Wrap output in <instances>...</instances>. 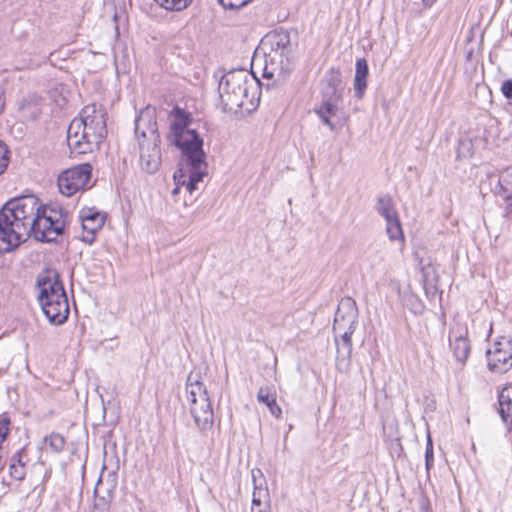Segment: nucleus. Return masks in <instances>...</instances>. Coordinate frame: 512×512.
<instances>
[{
	"mask_svg": "<svg viewBox=\"0 0 512 512\" xmlns=\"http://www.w3.org/2000/svg\"><path fill=\"white\" fill-rule=\"evenodd\" d=\"M14 222L28 238L53 242L62 235L66 226V213L59 205L44 206L33 195L11 199L0 210Z\"/></svg>",
	"mask_w": 512,
	"mask_h": 512,
	"instance_id": "obj_1",
	"label": "nucleus"
},
{
	"mask_svg": "<svg viewBox=\"0 0 512 512\" xmlns=\"http://www.w3.org/2000/svg\"><path fill=\"white\" fill-rule=\"evenodd\" d=\"M170 132L168 141L181 151L182 161L188 169V181L182 184L193 193L197 184L207 175L206 153L203 150V138L195 129L190 128L192 119L183 109L175 107L170 114Z\"/></svg>",
	"mask_w": 512,
	"mask_h": 512,
	"instance_id": "obj_2",
	"label": "nucleus"
},
{
	"mask_svg": "<svg viewBox=\"0 0 512 512\" xmlns=\"http://www.w3.org/2000/svg\"><path fill=\"white\" fill-rule=\"evenodd\" d=\"M107 113L102 105H86L67 129V144L72 154L83 155L99 149L107 135Z\"/></svg>",
	"mask_w": 512,
	"mask_h": 512,
	"instance_id": "obj_3",
	"label": "nucleus"
},
{
	"mask_svg": "<svg viewBox=\"0 0 512 512\" xmlns=\"http://www.w3.org/2000/svg\"><path fill=\"white\" fill-rule=\"evenodd\" d=\"M265 62L263 76L274 79L276 82L286 80L292 71V62L289 58L290 36L286 31H273L268 33L261 41Z\"/></svg>",
	"mask_w": 512,
	"mask_h": 512,
	"instance_id": "obj_4",
	"label": "nucleus"
},
{
	"mask_svg": "<svg viewBox=\"0 0 512 512\" xmlns=\"http://www.w3.org/2000/svg\"><path fill=\"white\" fill-rule=\"evenodd\" d=\"M186 394L189 411L197 428L208 431L214 424V412L206 386L199 380V375L190 373L186 382Z\"/></svg>",
	"mask_w": 512,
	"mask_h": 512,
	"instance_id": "obj_5",
	"label": "nucleus"
},
{
	"mask_svg": "<svg viewBox=\"0 0 512 512\" xmlns=\"http://www.w3.org/2000/svg\"><path fill=\"white\" fill-rule=\"evenodd\" d=\"M219 96L224 112L236 113L245 105L248 94L247 76L243 71L225 74L219 83Z\"/></svg>",
	"mask_w": 512,
	"mask_h": 512,
	"instance_id": "obj_6",
	"label": "nucleus"
},
{
	"mask_svg": "<svg viewBox=\"0 0 512 512\" xmlns=\"http://www.w3.org/2000/svg\"><path fill=\"white\" fill-rule=\"evenodd\" d=\"M92 174L89 163L77 165L63 171L58 177V188L61 194L70 197L88 187Z\"/></svg>",
	"mask_w": 512,
	"mask_h": 512,
	"instance_id": "obj_7",
	"label": "nucleus"
},
{
	"mask_svg": "<svg viewBox=\"0 0 512 512\" xmlns=\"http://www.w3.org/2000/svg\"><path fill=\"white\" fill-rule=\"evenodd\" d=\"M487 367L496 374H504L512 368V339L501 337L492 349L486 351Z\"/></svg>",
	"mask_w": 512,
	"mask_h": 512,
	"instance_id": "obj_8",
	"label": "nucleus"
},
{
	"mask_svg": "<svg viewBox=\"0 0 512 512\" xmlns=\"http://www.w3.org/2000/svg\"><path fill=\"white\" fill-rule=\"evenodd\" d=\"M154 124H150L147 133L149 141L140 140V165L149 174L155 173L161 164L160 135L156 132Z\"/></svg>",
	"mask_w": 512,
	"mask_h": 512,
	"instance_id": "obj_9",
	"label": "nucleus"
},
{
	"mask_svg": "<svg viewBox=\"0 0 512 512\" xmlns=\"http://www.w3.org/2000/svg\"><path fill=\"white\" fill-rule=\"evenodd\" d=\"M375 209L386 221V233L390 240L403 239V231L392 197L388 194L377 198Z\"/></svg>",
	"mask_w": 512,
	"mask_h": 512,
	"instance_id": "obj_10",
	"label": "nucleus"
},
{
	"mask_svg": "<svg viewBox=\"0 0 512 512\" xmlns=\"http://www.w3.org/2000/svg\"><path fill=\"white\" fill-rule=\"evenodd\" d=\"M43 313L53 325H61L67 321L70 309L66 292L55 297H45L38 299Z\"/></svg>",
	"mask_w": 512,
	"mask_h": 512,
	"instance_id": "obj_11",
	"label": "nucleus"
},
{
	"mask_svg": "<svg viewBox=\"0 0 512 512\" xmlns=\"http://www.w3.org/2000/svg\"><path fill=\"white\" fill-rule=\"evenodd\" d=\"M28 237L17 229L14 222L0 211V253H9L26 241Z\"/></svg>",
	"mask_w": 512,
	"mask_h": 512,
	"instance_id": "obj_12",
	"label": "nucleus"
},
{
	"mask_svg": "<svg viewBox=\"0 0 512 512\" xmlns=\"http://www.w3.org/2000/svg\"><path fill=\"white\" fill-rule=\"evenodd\" d=\"M449 346L455 360L463 366L471 351L468 328L465 325L458 323L450 329Z\"/></svg>",
	"mask_w": 512,
	"mask_h": 512,
	"instance_id": "obj_13",
	"label": "nucleus"
},
{
	"mask_svg": "<svg viewBox=\"0 0 512 512\" xmlns=\"http://www.w3.org/2000/svg\"><path fill=\"white\" fill-rule=\"evenodd\" d=\"M358 309L356 302L351 297L340 300L333 323V330L356 328Z\"/></svg>",
	"mask_w": 512,
	"mask_h": 512,
	"instance_id": "obj_14",
	"label": "nucleus"
},
{
	"mask_svg": "<svg viewBox=\"0 0 512 512\" xmlns=\"http://www.w3.org/2000/svg\"><path fill=\"white\" fill-rule=\"evenodd\" d=\"M36 287L39 290L38 299L48 296L53 298L61 294V292H66L59 273L51 268L45 269L38 274Z\"/></svg>",
	"mask_w": 512,
	"mask_h": 512,
	"instance_id": "obj_15",
	"label": "nucleus"
},
{
	"mask_svg": "<svg viewBox=\"0 0 512 512\" xmlns=\"http://www.w3.org/2000/svg\"><path fill=\"white\" fill-rule=\"evenodd\" d=\"M80 220L83 229L82 240L88 244L93 243L96 233L103 227L105 216L91 208L80 212Z\"/></svg>",
	"mask_w": 512,
	"mask_h": 512,
	"instance_id": "obj_16",
	"label": "nucleus"
},
{
	"mask_svg": "<svg viewBox=\"0 0 512 512\" xmlns=\"http://www.w3.org/2000/svg\"><path fill=\"white\" fill-rule=\"evenodd\" d=\"M116 488V477L114 474H109L106 482L103 481L102 474L100 475L94 489L95 503L94 507L98 510H107L114 498Z\"/></svg>",
	"mask_w": 512,
	"mask_h": 512,
	"instance_id": "obj_17",
	"label": "nucleus"
},
{
	"mask_svg": "<svg viewBox=\"0 0 512 512\" xmlns=\"http://www.w3.org/2000/svg\"><path fill=\"white\" fill-rule=\"evenodd\" d=\"M341 106L342 104L340 103L320 102V104L315 108V113L325 126H327L331 131H336L346 120H340L338 117L342 112Z\"/></svg>",
	"mask_w": 512,
	"mask_h": 512,
	"instance_id": "obj_18",
	"label": "nucleus"
},
{
	"mask_svg": "<svg viewBox=\"0 0 512 512\" xmlns=\"http://www.w3.org/2000/svg\"><path fill=\"white\" fill-rule=\"evenodd\" d=\"M499 413L508 430H512V385L503 387L498 395Z\"/></svg>",
	"mask_w": 512,
	"mask_h": 512,
	"instance_id": "obj_19",
	"label": "nucleus"
},
{
	"mask_svg": "<svg viewBox=\"0 0 512 512\" xmlns=\"http://www.w3.org/2000/svg\"><path fill=\"white\" fill-rule=\"evenodd\" d=\"M150 124H154L153 126L158 133L157 122L154 114L149 108H146L140 112L135 120V134L138 138V142H140V140H146V142L149 141L147 133L150 129Z\"/></svg>",
	"mask_w": 512,
	"mask_h": 512,
	"instance_id": "obj_20",
	"label": "nucleus"
},
{
	"mask_svg": "<svg viewBox=\"0 0 512 512\" xmlns=\"http://www.w3.org/2000/svg\"><path fill=\"white\" fill-rule=\"evenodd\" d=\"M368 64L364 58L357 59L354 78L355 96L361 99L367 88Z\"/></svg>",
	"mask_w": 512,
	"mask_h": 512,
	"instance_id": "obj_21",
	"label": "nucleus"
},
{
	"mask_svg": "<svg viewBox=\"0 0 512 512\" xmlns=\"http://www.w3.org/2000/svg\"><path fill=\"white\" fill-rule=\"evenodd\" d=\"M27 455L25 450L19 449L17 450L9 459V475L11 478L17 481H21L24 479L26 475V462L24 458Z\"/></svg>",
	"mask_w": 512,
	"mask_h": 512,
	"instance_id": "obj_22",
	"label": "nucleus"
},
{
	"mask_svg": "<svg viewBox=\"0 0 512 512\" xmlns=\"http://www.w3.org/2000/svg\"><path fill=\"white\" fill-rule=\"evenodd\" d=\"M257 400L259 403L265 404L273 416L276 418L281 416L282 410L276 402V392L273 387H260L257 393Z\"/></svg>",
	"mask_w": 512,
	"mask_h": 512,
	"instance_id": "obj_23",
	"label": "nucleus"
},
{
	"mask_svg": "<svg viewBox=\"0 0 512 512\" xmlns=\"http://www.w3.org/2000/svg\"><path fill=\"white\" fill-rule=\"evenodd\" d=\"M269 502L268 489L255 485L252 498V512H271Z\"/></svg>",
	"mask_w": 512,
	"mask_h": 512,
	"instance_id": "obj_24",
	"label": "nucleus"
},
{
	"mask_svg": "<svg viewBox=\"0 0 512 512\" xmlns=\"http://www.w3.org/2000/svg\"><path fill=\"white\" fill-rule=\"evenodd\" d=\"M323 88H335L344 90L342 74L337 68H330L322 79Z\"/></svg>",
	"mask_w": 512,
	"mask_h": 512,
	"instance_id": "obj_25",
	"label": "nucleus"
},
{
	"mask_svg": "<svg viewBox=\"0 0 512 512\" xmlns=\"http://www.w3.org/2000/svg\"><path fill=\"white\" fill-rule=\"evenodd\" d=\"M160 7L169 11H182L191 5L193 0H154Z\"/></svg>",
	"mask_w": 512,
	"mask_h": 512,
	"instance_id": "obj_26",
	"label": "nucleus"
},
{
	"mask_svg": "<svg viewBox=\"0 0 512 512\" xmlns=\"http://www.w3.org/2000/svg\"><path fill=\"white\" fill-rule=\"evenodd\" d=\"M321 102L340 103L343 102V90L335 88L321 89Z\"/></svg>",
	"mask_w": 512,
	"mask_h": 512,
	"instance_id": "obj_27",
	"label": "nucleus"
},
{
	"mask_svg": "<svg viewBox=\"0 0 512 512\" xmlns=\"http://www.w3.org/2000/svg\"><path fill=\"white\" fill-rule=\"evenodd\" d=\"M44 443L51 449V451L58 453L64 449L65 439L59 433H51L44 438Z\"/></svg>",
	"mask_w": 512,
	"mask_h": 512,
	"instance_id": "obj_28",
	"label": "nucleus"
},
{
	"mask_svg": "<svg viewBox=\"0 0 512 512\" xmlns=\"http://www.w3.org/2000/svg\"><path fill=\"white\" fill-rule=\"evenodd\" d=\"M336 338L339 336L342 341L343 348L347 351L348 354L351 353L352 350V335L355 331V328H347L343 330H333Z\"/></svg>",
	"mask_w": 512,
	"mask_h": 512,
	"instance_id": "obj_29",
	"label": "nucleus"
},
{
	"mask_svg": "<svg viewBox=\"0 0 512 512\" xmlns=\"http://www.w3.org/2000/svg\"><path fill=\"white\" fill-rule=\"evenodd\" d=\"M224 9H240L251 0H217Z\"/></svg>",
	"mask_w": 512,
	"mask_h": 512,
	"instance_id": "obj_30",
	"label": "nucleus"
},
{
	"mask_svg": "<svg viewBox=\"0 0 512 512\" xmlns=\"http://www.w3.org/2000/svg\"><path fill=\"white\" fill-rule=\"evenodd\" d=\"M433 444L432 439L430 437V434L427 436V444H426V450H425V465L426 469L429 470L433 466Z\"/></svg>",
	"mask_w": 512,
	"mask_h": 512,
	"instance_id": "obj_31",
	"label": "nucleus"
},
{
	"mask_svg": "<svg viewBox=\"0 0 512 512\" xmlns=\"http://www.w3.org/2000/svg\"><path fill=\"white\" fill-rule=\"evenodd\" d=\"M8 149L7 146L0 141V175L6 170L8 163H9V157H8Z\"/></svg>",
	"mask_w": 512,
	"mask_h": 512,
	"instance_id": "obj_32",
	"label": "nucleus"
},
{
	"mask_svg": "<svg viewBox=\"0 0 512 512\" xmlns=\"http://www.w3.org/2000/svg\"><path fill=\"white\" fill-rule=\"evenodd\" d=\"M10 420L7 417H3L0 419V447H2L3 442L6 440L7 436L10 432Z\"/></svg>",
	"mask_w": 512,
	"mask_h": 512,
	"instance_id": "obj_33",
	"label": "nucleus"
},
{
	"mask_svg": "<svg viewBox=\"0 0 512 512\" xmlns=\"http://www.w3.org/2000/svg\"><path fill=\"white\" fill-rule=\"evenodd\" d=\"M501 92L505 98L512 99V78L502 83Z\"/></svg>",
	"mask_w": 512,
	"mask_h": 512,
	"instance_id": "obj_34",
	"label": "nucleus"
},
{
	"mask_svg": "<svg viewBox=\"0 0 512 512\" xmlns=\"http://www.w3.org/2000/svg\"><path fill=\"white\" fill-rule=\"evenodd\" d=\"M504 201H505V203L507 205L506 209H509L510 207H512V194L506 195L504 197Z\"/></svg>",
	"mask_w": 512,
	"mask_h": 512,
	"instance_id": "obj_35",
	"label": "nucleus"
},
{
	"mask_svg": "<svg viewBox=\"0 0 512 512\" xmlns=\"http://www.w3.org/2000/svg\"><path fill=\"white\" fill-rule=\"evenodd\" d=\"M3 109H4V100H3V94L0 91V114L2 113Z\"/></svg>",
	"mask_w": 512,
	"mask_h": 512,
	"instance_id": "obj_36",
	"label": "nucleus"
},
{
	"mask_svg": "<svg viewBox=\"0 0 512 512\" xmlns=\"http://www.w3.org/2000/svg\"><path fill=\"white\" fill-rule=\"evenodd\" d=\"M180 192V186L177 185L173 190H172V195L175 196L177 195L178 193Z\"/></svg>",
	"mask_w": 512,
	"mask_h": 512,
	"instance_id": "obj_37",
	"label": "nucleus"
},
{
	"mask_svg": "<svg viewBox=\"0 0 512 512\" xmlns=\"http://www.w3.org/2000/svg\"><path fill=\"white\" fill-rule=\"evenodd\" d=\"M436 0H423L425 6H431Z\"/></svg>",
	"mask_w": 512,
	"mask_h": 512,
	"instance_id": "obj_38",
	"label": "nucleus"
}]
</instances>
